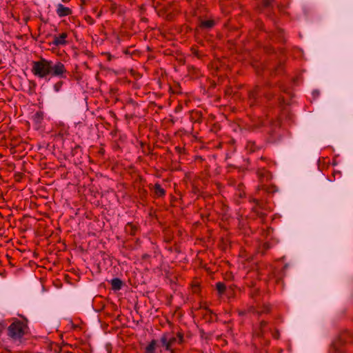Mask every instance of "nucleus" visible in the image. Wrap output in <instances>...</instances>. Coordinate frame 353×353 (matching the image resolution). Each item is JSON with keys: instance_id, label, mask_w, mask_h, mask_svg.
Masks as SVG:
<instances>
[{"instance_id": "1", "label": "nucleus", "mask_w": 353, "mask_h": 353, "mask_svg": "<svg viewBox=\"0 0 353 353\" xmlns=\"http://www.w3.org/2000/svg\"><path fill=\"white\" fill-rule=\"evenodd\" d=\"M32 74L39 78H46L48 75L59 78H66L67 70L63 63L57 61L53 63L52 61L41 58L39 61L32 62Z\"/></svg>"}, {"instance_id": "2", "label": "nucleus", "mask_w": 353, "mask_h": 353, "mask_svg": "<svg viewBox=\"0 0 353 353\" xmlns=\"http://www.w3.org/2000/svg\"><path fill=\"white\" fill-rule=\"evenodd\" d=\"M183 343V334L181 332H178L176 336H174V334L171 332H165L160 338L161 345L165 348V350H171L176 343L181 344Z\"/></svg>"}, {"instance_id": "3", "label": "nucleus", "mask_w": 353, "mask_h": 353, "mask_svg": "<svg viewBox=\"0 0 353 353\" xmlns=\"http://www.w3.org/2000/svg\"><path fill=\"white\" fill-rule=\"evenodd\" d=\"M26 329V323L17 320L8 327V335L13 340H20L24 336Z\"/></svg>"}, {"instance_id": "4", "label": "nucleus", "mask_w": 353, "mask_h": 353, "mask_svg": "<svg viewBox=\"0 0 353 353\" xmlns=\"http://www.w3.org/2000/svg\"><path fill=\"white\" fill-rule=\"evenodd\" d=\"M68 34L66 32H63L59 35H54L53 37V41H52V44L56 46H65L68 43L66 39L68 38Z\"/></svg>"}, {"instance_id": "5", "label": "nucleus", "mask_w": 353, "mask_h": 353, "mask_svg": "<svg viewBox=\"0 0 353 353\" xmlns=\"http://www.w3.org/2000/svg\"><path fill=\"white\" fill-rule=\"evenodd\" d=\"M345 343V334H342L332 343V349L335 353H343L341 346Z\"/></svg>"}, {"instance_id": "6", "label": "nucleus", "mask_w": 353, "mask_h": 353, "mask_svg": "<svg viewBox=\"0 0 353 353\" xmlns=\"http://www.w3.org/2000/svg\"><path fill=\"white\" fill-rule=\"evenodd\" d=\"M256 173L261 184L272 179V174L265 168H258Z\"/></svg>"}, {"instance_id": "7", "label": "nucleus", "mask_w": 353, "mask_h": 353, "mask_svg": "<svg viewBox=\"0 0 353 353\" xmlns=\"http://www.w3.org/2000/svg\"><path fill=\"white\" fill-rule=\"evenodd\" d=\"M57 14L59 17H64L70 15L72 14V10L61 3H59L57 6Z\"/></svg>"}, {"instance_id": "8", "label": "nucleus", "mask_w": 353, "mask_h": 353, "mask_svg": "<svg viewBox=\"0 0 353 353\" xmlns=\"http://www.w3.org/2000/svg\"><path fill=\"white\" fill-rule=\"evenodd\" d=\"M263 190L269 194L274 193L277 191V188L275 185H266L265 184H261L258 187V190Z\"/></svg>"}, {"instance_id": "9", "label": "nucleus", "mask_w": 353, "mask_h": 353, "mask_svg": "<svg viewBox=\"0 0 353 353\" xmlns=\"http://www.w3.org/2000/svg\"><path fill=\"white\" fill-rule=\"evenodd\" d=\"M153 190L154 194L157 197H162L165 194V190L159 183L154 184Z\"/></svg>"}, {"instance_id": "10", "label": "nucleus", "mask_w": 353, "mask_h": 353, "mask_svg": "<svg viewBox=\"0 0 353 353\" xmlns=\"http://www.w3.org/2000/svg\"><path fill=\"white\" fill-rule=\"evenodd\" d=\"M125 231L126 233L134 236L137 231V227L132 223H128L125 227Z\"/></svg>"}, {"instance_id": "11", "label": "nucleus", "mask_w": 353, "mask_h": 353, "mask_svg": "<svg viewBox=\"0 0 353 353\" xmlns=\"http://www.w3.org/2000/svg\"><path fill=\"white\" fill-rule=\"evenodd\" d=\"M122 281L119 278H114L111 280L112 289L113 290H119L122 287Z\"/></svg>"}, {"instance_id": "12", "label": "nucleus", "mask_w": 353, "mask_h": 353, "mask_svg": "<svg viewBox=\"0 0 353 353\" xmlns=\"http://www.w3.org/2000/svg\"><path fill=\"white\" fill-rule=\"evenodd\" d=\"M214 26V20H201L200 28L203 29H210Z\"/></svg>"}, {"instance_id": "13", "label": "nucleus", "mask_w": 353, "mask_h": 353, "mask_svg": "<svg viewBox=\"0 0 353 353\" xmlns=\"http://www.w3.org/2000/svg\"><path fill=\"white\" fill-rule=\"evenodd\" d=\"M257 96H258L257 90H254L250 91L249 92V100H250V105H254L255 104Z\"/></svg>"}, {"instance_id": "14", "label": "nucleus", "mask_w": 353, "mask_h": 353, "mask_svg": "<svg viewBox=\"0 0 353 353\" xmlns=\"http://www.w3.org/2000/svg\"><path fill=\"white\" fill-rule=\"evenodd\" d=\"M245 148L250 152H254L259 149V148L256 145L255 142L251 141H248Z\"/></svg>"}, {"instance_id": "15", "label": "nucleus", "mask_w": 353, "mask_h": 353, "mask_svg": "<svg viewBox=\"0 0 353 353\" xmlns=\"http://www.w3.org/2000/svg\"><path fill=\"white\" fill-rule=\"evenodd\" d=\"M157 341L152 340L148 345L145 347V353H154L157 347Z\"/></svg>"}, {"instance_id": "16", "label": "nucleus", "mask_w": 353, "mask_h": 353, "mask_svg": "<svg viewBox=\"0 0 353 353\" xmlns=\"http://www.w3.org/2000/svg\"><path fill=\"white\" fill-rule=\"evenodd\" d=\"M216 289L219 295L223 294L226 291V286L224 283L218 282L216 283Z\"/></svg>"}, {"instance_id": "17", "label": "nucleus", "mask_w": 353, "mask_h": 353, "mask_svg": "<svg viewBox=\"0 0 353 353\" xmlns=\"http://www.w3.org/2000/svg\"><path fill=\"white\" fill-rule=\"evenodd\" d=\"M268 159L266 157H261L256 161L258 168H265L263 163H268Z\"/></svg>"}, {"instance_id": "18", "label": "nucleus", "mask_w": 353, "mask_h": 353, "mask_svg": "<svg viewBox=\"0 0 353 353\" xmlns=\"http://www.w3.org/2000/svg\"><path fill=\"white\" fill-rule=\"evenodd\" d=\"M244 185L243 184H239L238 185V194L239 197L243 198L245 196V192L243 191Z\"/></svg>"}, {"instance_id": "19", "label": "nucleus", "mask_w": 353, "mask_h": 353, "mask_svg": "<svg viewBox=\"0 0 353 353\" xmlns=\"http://www.w3.org/2000/svg\"><path fill=\"white\" fill-rule=\"evenodd\" d=\"M63 85V82L61 81H59L58 82H57L54 85V90L56 91V92H59L60 90L61 89V87Z\"/></svg>"}, {"instance_id": "20", "label": "nucleus", "mask_w": 353, "mask_h": 353, "mask_svg": "<svg viewBox=\"0 0 353 353\" xmlns=\"http://www.w3.org/2000/svg\"><path fill=\"white\" fill-rule=\"evenodd\" d=\"M274 0H263V3L265 7H270L272 6Z\"/></svg>"}, {"instance_id": "21", "label": "nucleus", "mask_w": 353, "mask_h": 353, "mask_svg": "<svg viewBox=\"0 0 353 353\" xmlns=\"http://www.w3.org/2000/svg\"><path fill=\"white\" fill-rule=\"evenodd\" d=\"M194 115L196 117V121L200 122V119L201 118V112L199 111H196L193 112Z\"/></svg>"}, {"instance_id": "22", "label": "nucleus", "mask_w": 353, "mask_h": 353, "mask_svg": "<svg viewBox=\"0 0 353 353\" xmlns=\"http://www.w3.org/2000/svg\"><path fill=\"white\" fill-rule=\"evenodd\" d=\"M6 324L5 323L4 321H1L0 322V335L1 334L3 330H4V328L6 327Z\"/></svg>"}, {"instance_id": "23", "label": "nucleus", "mask_w": 353, "mask_h": 353, "mask_svg": "<svg viewBox=\"0 0 353 353\" xmlns=\"http://www.w3.org/2000/svg\"><path fill=\"white\" fill-rule=\"evenodd\" d=\"M267 325V323L264 321H261V323H260V329H261V334L263 333V328L266 326Z\"/></svg>"}, {"instance_id": "24", "label": "nucleus", "mask_w": 353, "mask_h": 353, "mask_svg": "<svg viewBox=\"0 0 353 353\" xmlns=\"http://www.w3.org/2000/svg\"><path fill=\"white\" fill-rule=\"evenodd\" d=\"M254 201L256 203V206L262 208L263 203L259 199H254Z\"/></svg>"}, {"instance_id": "25", "label": "nucleus", "mask_w": 353, "mask_h": 353, "mask_svg": "<svg viewBox=\"0 0 353 353\" xmlns=\"http://www.w3.org/2000/svg\"><path fill=\"white\" fill-rule=\"evenodd\" d=\"M332 175H333V177H334V180H335L336 179V176H337V175H339V177L341 176V172H334Z\"/></svg>"}, {"instance_id": "26", "label": "nucleus", "mask_w": 353, "mask_h": 353, "mask_svg": "<svg viewBox=\"0 0 353 353\" xmlns=\"http://www.w3.org/2000/svg\"><path fill=\"white\" fill-rule=\"evenodd\" d=\"M263 247L265 250H268L270 248V244L268 243H264Z\"/></svg>"}, {"instance_id": "27", "label": "nucleus", "mask_w": 353, "mask_h": 353, "mask_svg": "<svg viewBox=\"0 0 353 353\" xmlns=\"http://www.w3.org/2000/svg\"><path fill=\"white\" fill-rule=\"evenodd\" d=\"M245 313H246V312H245V310H240V311L239 312V314L240 316H243V315H245Z\"/></svg>"}, {"instance_id": "28", "label": "nucleus", "mask_w": 353, "mask_h": 353, "mask_svg": "<svg viewBox=\"0 0 353 353\" xmlns=\"http://www.w3.org/2000/svg\"><path fill=\"white\" fill-rule=\"evenodd\" d=\"M259 128V125H254L253 126L252 130H254V129H256V128Z\"/></svg>"}, {"instance_id": "29", "label": "nucleus", "mask_w": 353, "mask_h": 353, "mask_svg": "<svg viewBox=\"0 0 353 353\" xmlns=\"http://www.w3.org/2000/svg\"><path fill=\"white\" fill-rule=\"evenodd\" d=\"M169 352H170V353H175V351L173 349V347L172 348L171 350H168Z\"/></svg>"}]
</instances>
